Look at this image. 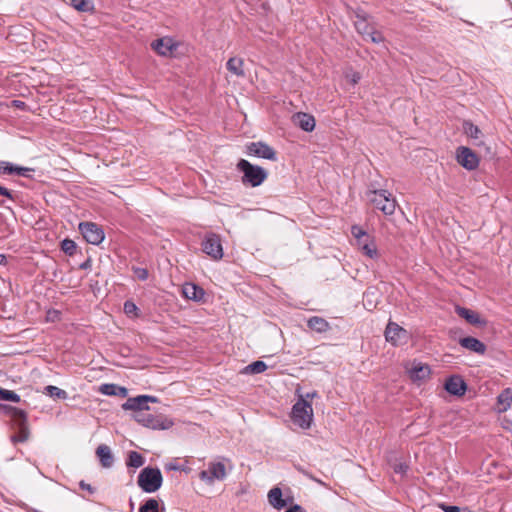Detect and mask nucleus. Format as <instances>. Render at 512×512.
<instances>
[{
  "label": "nucleus",
  "mask_w": 512,
  "mask_h": 512,
  "mask_svg": "<svg viewBox=\"0 0 512 512\" xmlns=\"http://www.w3.org/2000/svg\"><path fill=\"white\" fill-rule=\"evenodd\" d=\"M459 344L463 348L468 349V350L473 351L478 354H484L486 351L485 344L483 342H481L480 340H478L474 337H471V336L461 338L459 340Z\"/></svg>",
  "instance_id": "21"
},
{
  "label": "nucleus",
  "mask_w": 512,
  "mask_h": 512,
  "mask_svg": "<svg viewBox=\"0 0 512 512\" xmlns=\"http://www.w3.org/2000/svg\"><path fill=\"white\" fill-rule=\"evenodd\" d=\"M124 312L130 316L133 315L135 317H138V307L136 304L130 300L125 301L124 303Z\"/></svg>",
  "instance_id": "39"
},
{
  "label": "nucleus",
  "mask_w": 512,
  "mask_h": 512,
  "mask_svg": "<svg viewBox=\"0 0 512 512\" xmlns=\"http://www.w3.org/2000/svg\"><path fill=\"white\" fill-rule=\"evenodd\" d=\"M410 374L412 379L422 380L429 376L430 368L428 365L417 364L411 369Z\"/></svg>",
  "instance_id": "27"
},
{
  "label": "nucleus",
  "mask_w": 512,
  "mask_h": 512,
  "mask_svg": "<svg viewBox=\"0 0 512 512\" xmlns=\"http://www.w3.org/2000/svg\"><path fill=\"white\" fill-rule=\"evenodd\" d=\"M177 46L170 37H162L151 43V48L161 56H170L177 49Z\"/></svg>",
  "instance_id": "14"
},
{
  "label": "nucleus",
  "mask_w": 512,
  "mask_h": 512,
  "mask_svg": "<svg viewBox=\"0 0 512 512\" xmlns=\"http://www.w3.org/2000/svg\"><path fill=\"white\" fill-rule=\"evenodd\" d=\"M316 395H317V392H316V391H314V392H312V393H307V394L305 395V397H303V398H304V399H306V400H308L309 398H313V397H315Z\"/></svg>",
  "instance_id": "52"
},
{
  "label": "nucleus",
  "mask_w": 512,
  "mask_h": 512,
  "mask_svg": "<svg viewBox=\"0 0 512 512\" xmlns=\"http://www.w3.org/2000/svg\"><path fill=\"white\" fill-rule=\"evenodd\" d=\"M292 420L294 424L302 429H308L313 420V409L311 403L300 396L299 400L292 407Z\"/></svg>",
  "instance_id": "4"
},
{
  "label": "nucleus",
  "mask_w": 512,
  "mask_h": 512,
  "mask_svg": "<svg viewBox=\"0 0 512 512\" xmlns=\"http://www.w3.org/2000/svg\"><path fill=\"white\" fill-rule=\"evenodd\" d=\"M71 6L80 12H89L93 10V4L89 0H71Z\"/></svg>",
  "instance_id": "31"
},
{
  "label": "nucleus",
  "mask_w": 512,
  "mask_h": 512,
  "mask_svg": "<svg viewBox=\"0 0 512 512\" xmlns=\"http://www.w3.org/2000/svg\"><path fill=\"white\" fill-rule=\"evenodd\" d=\"M456 160L465 169L472 171L479 166V157L470 148L460 146L456 149Z\"/></svg>",
  "instance_id": "10"
},
{
  "label": "nucleus",
  "mask_w": 512,
  "mask_h": 512,
  "mask_svg": "<svg viewBox=\"0 0 512 512\" xmlns=\"http://www.w3.org/2000/svg\"><path fill=\"white\" fill-rule=\"evenodd\" d=\"M16 164L8 161H0V174L15 175Z\"/></svg>",
  "instance_id": "37"
},
{
  "label": "nucleus",
  "mask_w": 512,
  "mask_h": 512,
  "mask_svg": "<svg viewBox=\"0 0 512 512\" xmlns=\"http://www.w3.org/2000/svg\"><path fill=\"white\" fill-rule=\"evenodd\" d=\"M408 465L406 463H402V462H399V463H395L394 466H393V470L396 474H400V475H405L406 472L408 471Z\"/></svg>",
  "instance_id": "44"
},
{
  "label": "nucleus",
  "mask_w": 512,
  "mask_h": 512,
  "mask_svg": "<svg viewBox=\"0 0 512 512\" xmlns=\"http://www.w3.org/2000/svg\"><path fill=\"white\" fill-rule=\"evenodd\" d=\"M7 262V258L4 254H0V264L3 265V264H6Z\"/></svg>",
  "instance_id": "53"
},
{
  "label": "nucleus",
  "mask_w": 512,
  "mask_h": 512,
  "mask_svg": "<svg viewBox=\"0 0 512 512\" xmlns=\"http://www.w3.org/2000/svg\"><path fill=\"white\" fill-rule=\"evenodd\" d=\"M182 294L186 299L196 302H202L205 297L204 289L194 283H185L182 288Z\"/></svg>",
  "instance_id": "18"
},
{
  "label": "nucleus",
  "mask_w": 512,
  "mask_h": 512,
  "mask_svg": "<svg viewBox=\"0 0 512 512\" xmlns=\"http://www.w3.org/2000/svg\"><path fill=\"white\" fill-rule=\"evenodd\" d=\"M362 252L371 259L378 256L377 248L374 241H369L368 244H363L361 248Z\"/></svg>",
  "instance_id": "36"
},
{
  "label": "nucleus",
  "mask_w": 512,
  "mask_h": 512,
  "mask_svg": "<svg viewBox=\"0 0 512 512\" xmlns=\"http://www.w3.org/2000/svg\"><path fill=\"white\" fill-rule=\"evenodd\" d=\"M445 389L452 395L462 396L467 390V385L460 376L454 375L446 380Z\"/></svg>",
  "instance_id": "15"
},
{
  "label": "nucleus",
  "mask_w": 512,
  "mask_h": 512,
  "mask_svg": "<svg viewBox=\"0 0 512 512\" xmlns=\"http://www.w3.org/2000/svg\"><path fill=\"white\" fill-rule=\"evenodd\" d=\"M133 271L136 277L141 281L147 280L149 276L148 270L146 268L134 267Z\"/></svg>",
  "instance_id": "41"
},
{
  "label": "nucleus",
  "mask_w": 512,
  "mask_h": 512,
  "mask_svg": "<svg viewBox=\"0 0 512 512\" xmlns=\"http://www.w3.org/2000/svg\"><path fill=\"white\" fill-rule=\"evenodd\" d=\"M364 39L370 40L373 43H381L383 42L384 37L379 31L375 30V28L372 27Z\"/></svg>",
  "instance_id": "38"
},
{
  "label": "nucleus",
  "mask_w": 512,
  "mask_h": 512,
  "mask_svg": "<svg viewBox=\"0 0 512 512\" xmlns=\"http://www.w3.org/2000/svg\"><path fill=\"white\" fill-rule=\"evenodd\" d=\"M243 64L244 62L241 58L232 57L227 61L226 67L232 74L238 77H243L245 75Z\"/></svg>",
  "instance_id": "26"
},
{
  "label": "nucleus",
  "mask_w": 512,
  "mask_h": 512,
  "mask_svg": "<svg viewBox=\"0 0 512 512\" xmlns=\"http://www.w3.org/2000/svg\"><path fill=\"white\" fill-rule=\"evenodd\" d=\"M79 487L82 489V490H86L88 491L90 494H93L95 493L96 489L94 487H92L90 484L86 483L85 481H80L79 482Z\"/></svg>",
  "instance_id": "45"
},
{
  "label": "nucleus",
  "mask_w": 512,
  "mask_h": 512,
  "mask_svg": "<svg viewBox=\"0 0 512 512\" xmlns=\"http://www.w3.org/2000/svg\"><path fill=\"white\" fill-rule=\"evenodd\" d=\"M163 477L158 468H143L137 479L138 486L146 493H154L162 486Z\"/></svg>",
  "instance_id": "3"
},
{
  "label": "nucleus",
  "mask_w": 512,
  "mask_h": 512,
  "mask_svg": "<svg viewBox=\"0 0 512 512\" xmlns=\"http://www.w3.org/2000/svg\"><path fill=\"white\" fill-rule=\"evenodd\" d=\"M293 123L300 127L302 130L306 132H311L315 128V119L312 115L298 112L292 116Z\"/></svg>",
  "instance_id": "19"
},
{
  "label": "nucleus",
  "mask_w": 512,
  "mask_h": 512,
  "mask_svg": "<svg viewBox=\"0 0 512 512\" xmlns=\"http://www.w3.org/2000/svg\"><path fill=\"white\" fill-rule=\"evenodd\" d=\"M14 103H15V105H16L17 107H20V105H23V104H24V103H23V102H21V101H14Z\"/></svg>",
  "instance_id": "54"
},
{
  "label": "nucleus",
  "mask_w": 512,
  "mask_h": 512,
  "mask_svg": "<svg viewBox=\"0 0 512 512\" xmlns=\"http://www.w3.org/2000/svg\"><path fill=\"white\" fill-rule=\"evenodd\" d=\"M148 402H158V399L153 396L139 395L137 397L128 398L127 401L122 405L124 410H132L134 414H137L142 410H149Z\"/></svg>",
  "instance_id": "12"
},
{
  "label": "nucleus",
  "mask_w": 512,
  "mask_h": 512,
  "mask_svg": "<svg viewBox=\"0 0 512 512\" xmlns=\"http://www.w3.org/2000/svg\"><path fill=\"white\" fill-rule=\"evenodd\" d=\"M267 369V365L263 361H254L244 368V371L249 374H259Z\"/></svg>",
  "instance_id": "30"
},
{
  "label": "nucleus",
  "mask_w": 512,
  "mask_h": 512,
  "mask_svg": "<svg viewBox=\"0 0 512 512\" xmlns=\"http://www.w3.org/2000/svg\"><path fill=\"white\" fill-rule=\"evenodd\" d=\"M285 512H304V509L300 505L295 504L289 509H287Z\"/></svg>",
  "instance_id": "48"
},
{
  "label": "nucleus",
  "mask_w": 512,
  "mask_h": 512,
  "mask_svg": "<svg viewBox=\"0 0 512 512\" xmlns=\"http://www.w3.org/2000/svg\"><path fill=\"white\" fill-rule=\"evenodd\" d=\"M236 167L243 174L241 180L245 186H260L268 177V172L264 168L254 165L245 159H240Z\"/></svg>",
  "instance_id": "1"
},
{
  "label": "nucleus",
  "mask_w": 512,
  "mask_h": 512,
  "mask_svg": "<svg viewBox=\"0 0 512 512\" xmlns=\"http://www.w3.org/2000/svg\"><path fill=\"white\" fill-rule=\"evenodd\" d=\"M227 476L226 467L222 462H210L207 470L199 473V478L207 484L223 481Z\"/></svg>",
  "instance_id": "8"
},
{
  "label": "nucleus",
  "mask_w": 512,
  "mask_h": 512,
  "mask_svg": "<svg viewBox=\"0 0 512 512\" xmlns=\"http://www.w3.org/2000/svg\"><path fill=\"white\" fill-rule=\"evenodd\" d=\"M512 404V390L510 388L504 389L497 396V410L498 412H506Z\"/></svg>",
  "instance_id": "24"
},
{
  "label": "nucleus",
  "mask_w": 512,
  "mask_h": 512,
  "mask_svg": "<svg viewBox=\"0 0 512 512\" xmlns=\"http://www.w3.org/2000/svg\"><path fill=\"white\" fill-rule=\"evenodd\" d=\"M359 80H360V75H359V73H354V74H353V76H352V82H353V84H356Z\"/></svg>",
  "instance_id": "51"
},
{
  "label": "nucleus",
  "mask_w": 512,
  "mask_h": 512,
  "mask_svg": "<svg viewBox=\"0 0 512 512\" xmlns=\"http://www.w3.org/2000/svg\"><path fill=\"white\" fill-rule=\"evenodd\" d=\"M9 410L11 412L15 428L17 429V433L11 436V441L13 443L26 442L30 434L27 424V414L25 411L15 407H9Z\"/></svg>",
  "instance_id": "6"
},
{
  "label": "nucleus",
  "mask_w": 512,
  "mask_h": 512,
  "mask_svg": "<svg viewBox=\"0 0 512 512\" xmlns=\"http://www.w3.org/2000/svg\"><path fill=\"white\" fill-rule=\"evenodd\" d=\"M373 26H371L365 17L357 15V20L355 21V28L359 34L365 38L368 32L371 30Z\"/></svg>",
  "instance_id": "29"
},
{
  "label": "nucleus",
  "mask_w": 512,
  "mask_h": 512,
  "mask_svg": "<svg viewBox=\"0 0 512 512\" xmlns=\"http://www.w3.org/2000/svg\"><path fill=\"white\" fill-rule=\"evenodd\" d=\"M84 239L93 245H98L104 240L102 228L93 222H81L78 227Z\"/></svg>",
  "instance_id": "9"
},
{
  "label": "nucleus",
  "mask_w": 512,
  "mask_h": 512,
  "mask_svg": "<svg viewBox=\"0 0 512 512\" xmlns=\"http://www.w3.org/2000/svg\"><path fill=\"white\" fill-rule=\"evenodd\" d=\"M456 312L460 317L464 318L471 325L483 327L487 324V321L483 319L479 313L471 309L457 306Z\"/></svg>",
  "instance_id": "17"
},
{
  "label": "nucleus",
  "mask_w": 512,
  "mask_h": 512,
  "mask_svg": "<svg viewBox=\"0 0 512 512\" xmlns=\"http://www.w3.org/2000/svg\"><path fill=\"white\" fill-rule=\"evenodd\" d=\"M246 152L249 155L257 156L259 158H264L271 161L277 160L276 151L262 141L249 143L246 146Z\"/></svg>",
  "instance_id": "11"
},
{
  "label": "nucleus",
  "mask_w": 512,
  "mask_h": 512,
  "mask_svg": "<svg viewBox=\"0 0 512 512\" xmlns=\"http://www.w3.org/2000/svg\"><path fill=\"white\" fill-rule=\"evenodd\" d=\"M45 392L47 395H49L51 397L58 398V399H66L67 398V393L65 390H62L53 385L46 386Z\"/></svg>",
  "instance_id": "33"
},
{
  "label": "nucleus",
  "mask_w": 512,
  "mask_h": 512,
  "mask_svg": "<svg viewBox=\"0 0 512 512\" xmlns=\"http://www.w3.org/2000/svg\"><path fill=\"white\" fill-rule=\"evenodd\" d=\"M201 246L203 252L213 260L222 259L224 253L220 235L213 232L206 233L202 240Z\"/></svg>",
  "instance_id": "7"
},
{
  "label": "nucleus",
  "mask_w": 512,
  "mask_h": 512,
  "mask_svg": "<svg viewBox=\"0 0 512 512\" xmlns=\"http://www.w3.org/2000/svg\"><path fill=\"white\" fill-rule=\"evenodd\" d=\"M133 418L139 424L151 429L166 430L171 428L174 424L171 419L162 414L152 413L150 409L133 414Z\"/></svg>",
  "instance_id": "2"
},
{
  "label": "nucleus",
  "mask_w": 512,
  "mask_h": 512,
  "mask_svg": "<svg viewBox=\"0 0 512 512\" xmlns=\"http://www.w3.org/2000/svg\"><path fill=\"white\" fill-rule=\"evenodd\" d=\"M463 130H464V133L470 137L471 139L474 140V144L478 147H484L485 150H487L488 153H490V149L489 147H487L484 143V141L481 139L482 138V131L479 129L478 126L474 125L472 122L470 121H465L463 123Z\"/></svg>",
  "instance_id": "16"
},
{
  "label": "nucleus",
  "mask_w": 512,
  "mask_h": 512,
  "mask_svg": "<svg viewBox=\"0 0 512 512\" xmlns=\"http://www.w3.org/2000/svg\"><path fill=\"white\" fill-rule=\"evenodd\" d=\"M165 469L168 471H180L182 467L176 462H169L165 465Z\"/></svg>",
  "instance_id": "46"
},
{
  "label": "nucleus",
  "mask_w": 512,
  "mask_h": 512,
  "mask_svg": "<svg viewBox=\"0 0 512 512\" xmlns=\"http://www.w3.org/2000/svg\"><path fill=\"white\" fill-rule=\"evenodd\" d=\"M438 506L444 512H470L467 509L461 510L458 506H451V505H447L445 503H440Z\"/></svg>",
  "instance_id": "43"
},
{
  "label": "nucleus",
  "mask_w": 512,
  "mask_h": 512,
  "mask_svg": "<svg viewBox=\"0 0 512 512\" xmlns=\"http://www.w3.org/2000/svg\"><path fill=\"white\" fill-rule=\"evenodd\" d=\"M96 455L99 458L103 468H111L114 464V456L109 446L101 444L96 449Z\"/></svg>",
  "instance_id": "20"
},
{
  "label": "nucleus",
  "mask_w": 512,
  "mask_h": 512,
  "mask_svg": "<svg viewBox=\"0 0 512 512\" xmlns=\"http://www.w3.org/2000/svg\"><path fill=\"white\" fill-rule=\"evenodd\" d=\"M144 457L137 451H130L126 464L128 467L139 468L144 465Z\"/></svg>",
  "instance_id": "28"
},
{
  "label": "nucleus",
  "mask_w": 512,
  "mask_h": 512,
  "mask_svg": "<svg viewBox=\"0 0 512 512\" xmlns=\"http://www.w3.org/2000/svg\"><path fill=\"white\" fill-rule=\"evenodd\" d=\"M351 232L357 240L362 239L363 237H366V240H369V235L359 226H353Z\"/></svg>",
  "instance_id": "40"
},
{
  "label": "nucleus",
  "mask_w": 512,
  "mask_h": 512,
  "mask_svg": "<svg viewBox=\"0 0 512 512\" xmlns=\"http://www.w3.org/2000/svg\"><path fill=\"white\" fill-rule=\"evenodd\" d=\"M0 401L19 402L20 396L12 390L0 387Z\"/></svg>",
  "instance_id": "32"
},
{
  "label": "nucleus",
  "mask_w": 512,
  "mask_h": 512,
  "mask_svg": "<svg viewBox=\"0 0 512 512\" xmlns=\"http://www.w3.org/2000/svg\"><path fill=\"white\" fill-rule=\"evenodd\" d=\"M33 171H34V169H32V168L16 165L15 175L29 178V177H31L30 173Z\"/></svg>",
  "instance_id": "42"
},
{
  "label": "nucleus",
  "mask_w": 512,
  "mask_h": 512,
  "mask_svg": "<svg viewBox=\"0 0 512 512\" xmlns=\"http://www.w3.org/2000/svg\"><path fill=\"white\" fill-rule=\"evenodd\" d=\"M61 249L62 251L69 255V256H73L76 252V249H77V245L76 243L71 240V239H64L62 242H61Z\"/></svg>",
  "instance_id": "35"
},
{
  "label": "nucleus",
  "mask_w": 512,
  "mask_h": 512,
  "mask_svg": "<svg viewBox=\"0 0 512 512\" xmlns=\"http://www.w3.org/2000/svg\"><path fill=\"white\" fill-rule=\"evenodd\" d=\"M385 338L393 345H399L407 338V331L397 323L389 322L385 330Z\"/></svg>",
  "instance_id": "13"
},
{
  "label": "nucleus",
  "mask_w": 512,
  "mask_h": 512,
  "mask_svg": "<svg viewBox=\"0 0 512 512\" xmlns=\"http://www.w3.org/2000/svg\"><path fill=\"white\" fill-rule=\"evenodd\" d=\"M99 391L104 395L119 396L122 398H125L128 395L127 388L113 383L101 385Z\"/></svg>",
  "instance_id": "22"
},
{
  "label": "nucleus",
  "mask_w": 512,
  "mask_h": 512,
  "mask_svg": "<svg viewBox=\"0 0 512 512\" xmlns=\"http://www.w3.org/2000/svg\"><path fill=\"white\" fill-rule=\"evenodd\" d=\"M307 326L311 330L316 331L318 333L326 332L330 328L328 321L319 316H313L309 318L307 321Z\"/></svg>",
  "instance_id": "25"
},
{
  "label": "nucleus",
  "mask_w": 512,
  "mask_h": 512,
  "mask_svg": "<svg viewBox=\"0 0 512 512\" xmlns=\"http://www.w3.org/2000/svg\"><path fill=\"white\" fill-rule=\"evenodd\" d=\"M90 267H91V259H89V258L86 261H84L83 263H81L79 266V268L82 270L89 269Z\"/></svg>",
  "instance_id": "49"
},
{
  "label": "nucleus",
  "mask_w": 512,
  "mask_h": 512,
  "mask_svg": "<svg viewBox=\"0 0 512 512\" xmlns=\"http://www.w3.org/2000/svg\"><path fill=\"white\" fill-rule=\"evenodd\" d=\"M357 241H358V245L361 249L363 244H368V242L373 241V239L369 236V240H366V237H363L362 239H359Z\"/></svg>",
  "instance_id": "50"
},
{
  "label": "nucleus",
  "mask_w": 512,
  "mask_h": 512,
  "mask_svg": "<svg viewBox=\"0 0 512 512\" xmlns=\"http://www.w3.org/2000/svg\"><path fill=\"white\" fill-rule=\"evenodd\" d=\"M159 503L156 499L150 498L140 506L139 512H159Z\"/></svg>",
  "instance_id": "34"
},
{
  "label": "nucleus",
  "mask_w": 512,
  "mask_h": 512,
  "mask_svg": "<svg viewBox=\"0 0 512 512\" xmlns=\"http://www.w3.org/2000/svg\"><path fill=\"white\" fill-rule=\"evenodd\" d=\"M367 199L374 208L382 211L385 215H392L395 212L396 200L387 190L369 191Z\"/></svg>",
  "instance_id": "5"
},
{
  "label": "nucleus",
  "mask_w": 512,
  "mask_h": 512,
  "mask_svg": "<svg viewBox=\"0 0 512 512\" xmlns=\"http://www.w3.org/2000/svg\"><path fill=\"white\" fill-rule=\"evenodd\" d=\"M268 501L271 506L280 510L287 506V501L282 497V490L279 487H273L268 493Z\"/></svg>",
  "instance_id": "23"
},
{
  "label": "nucleus",
  "mask_w": 512,
  "mask_h": 512,
  "mask_svg": "<svg viewBox=\"0 0 512 512\" xmlns=\"http://www.w3.org/2000/svg\"><path fill=\"white\" fill-rule=\"evenodd\" d=\"M0 195L9 199H13V195L10 190L0 184Z\"/></svg>",
  "instance_id": "47"
}]
</instances>
